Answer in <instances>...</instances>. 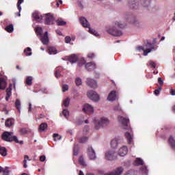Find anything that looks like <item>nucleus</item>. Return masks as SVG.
<instances>
[{"mask_svg": "<svg viewBox=\"0 0 175 175\" xmlns=\"http://www.w3.org/2000/svg\"><path fill=\"white\" fill-rule=\"evenodd\" d=\"M75 84L77 87H79V85H81V84H83V81L81 80V79L80 77L76 78Z\"/></svg>", "mask_w": 175, "mask_h": 175, "instance_id": "nucleus-40", "label": "nucleus"}, {"mask_svg": "<svg viewBox=\"0 0 175 175\" xmlns=\"http://www.w3.org/2000/svg\"><path fill=\"white\" fill-rule=\"evenodd\" d=\"M142 165H144V161L141 158H137L135 161V166H140Z\"/></svg>", "mask_w": 175, "mask_h": 175, "instance_id": "nucleus-30", "label": "nucleus"}, {"mask_svg": "<svg viewBox=\"0 0 175 175\" xmlns=\"http://www.w3.org/2000/svg\"><path fill=\"white\" fill-rule=\"evenodd\" d=\"M128 154V147L126 146H122L118 151L120 157H125Z\"/></svg>", "mask_w": 175, "mask_h": 175, "instance_id": "nucleus-19", "label": "nucleus"}, {"mask_svg": "<svg viewBox=\"0 0 175 175\" xmlns=\"http://www.w3.org/2000/svg\"><path fill=\"white\" fill-rule=\"evenodd\" d=\"M79 162L82 166H85V161H84V157L83 156L79 157Z\"/></svg>", "mask_w": 175, "mask_h": 175, "instance_id": "nucleus-43", "label": "nucleus"}, {"mask_svg": "<svg viewBox=\"0 0 175 175\" xmlns=\"http://www.w3.org/2000/svg\"><path fill=\"white\" fill-rule=\"evenodd\" d=\"M27 85H32V77H28L26 79Z\"/></svg>", "mask_w": 175, "mask_h": 175, "instance_id": "nucleus-44", "label": "nucleus"}, {"mask_svg": "<svg viewBox=\"0 0 175 175\" xmlns=\"http://www.w3.org/2000/svg\"><path fill=\"white\" fill-rule=\"evenodd\" d=\"M158 83L160 84V85H163V80H162V78H158Z\"/></svg>", "mask_w": 175, "mask_h": 175, "instance_id": "nucleus-59", "label": "nucleus"}, {"mask_svg": "<svg viewBox=\"0 0 175 175\" xmlns=\"http://www.w3.org/2000/svg\"><path fill=\"white\" fill-rule=\"evenodd\" d=\"M62 88L63 92H66V91L69 90V86L68 85H63Z\"/></svg>", "mask_w": 175, "mask_h": 175, "instance_id": "nucleus-46", "label": "nucleus"}, {"mask_svg": "<svg viewBox=\"0 0 175 175\" xmlns=\"http://www.w3.org/2000/svg\"><path fill=\"white\" fill-rule=\"evenodd\" d=\"M6 85H8V83L5 80V78L0 77V90H6Z\"/></svg>", "mask_w": 175, "mask_h": 175, "instance_id": "nucleus-24", "label": "nucleus"}, {"mask_svg": "<svg viewBox=\"0 0 175 175\" xmlns=\"http://www.w3.org/2000/svg\"><path fill=\"white\" fill-rule=\"evenodd\" d=\"M124 143V138L121 137H116L111 141V148L116 149L120 144Z\"/></svg>", "mask_w": 175, "mask_h": 175, "instance_id": "nucleus-7", "label": "nucleus"}, {"mask_svg": "<svg viewBox=\"0 0 175 175\" xmlns=\"http://www.w3.org/2000/svg\"><path fill=\"white\" fill-rule=\"evenodd\" d=\"M5 125L7 128H10V126H13V125H14V119L8 118L5 122Z\"/></svg>", "mask_w": 175, "mask_h": 175, "instance_id": "nucleus-25", "label": "nucleus"}, {"mask_svg": "<svg viewBox=\"0 0 175 175\" xmlns=\"http://www.w3.org/2000/svg\"><path fill=\"white\" fill-rule=\"evenodd\" d=\"M78 6H79L81 9H83V8H84V5H83V1H78Z\"/></svg>", "mask_w": 175, "mask_h": 175, "instance_id": "nucleus-55", "label": "nucleus"}, {"mask_svg": "<svg viewBox=\"0 0 175 175\" xmlns=\"http://www.w3.org/2000/svg\"><path fill=\"white\" fill-rule=\"evenodd\" d=\"M161 91H162V88L160 87L158 89L154 90V94L155 95H159V92H161Z\"/></svg>", "mask_w": 175, "mask_h": 175, "instance_id": "nucleus-48", "label": "nucleus"}, {"mask_svg": "<svg viewBox=\"0 0 175 175\" xmlns=\"http://www.w3.org/2000/svg\"><path fill=\"white\" fill-rule=\"evenodd\" d=\"M27 129H25V128H23V129H20V133L21 134V135H25L26 133H27Z\"/></svg>", "mask_w": 175, "mask_h": 175, "instance_id": "nucleus-47", "label": "nucleus"}, {"mask_svg": "<svg viewBox=\"0 0 175 175\" xmlns=\"http://www.w3.org/2000/svg\"><path fill=\"white\" fill-rule=\"evenodd\" d=\"M141 6L145 9L151 8V0H141L139 2Z\"/></svg>", "mask_w": 175, "mask_h": 175, "instance_id": "nucleus-18", "label": "nucleus"}, {"mask_svg": "<svg viewBox=\"0 0 175 175\" xmlns=\"http://www.w3.org/2000/svg\"><path fill=\"white\" fill-rule=\"evenodd\" d=\"M45 24L46 25H50L51 24H54V16L51 14H45Z\"/></svg>", "mask_w": 175, "mask_h": 175, "instance_id": "nucleus-15", "label": "nucleus"}, {"mask_svg": "<svg viewBox=\"0 0 175 175\" xmlns=\"http://www.w3.org/2000/svg\"><path fill=\"white\" fill-rule=\"evenodd\" d=\"M125 27H126V23H122V21H115L113 26H109L106 28V32L109 35H112V36H122V31L118 29V28L122 29L125 28Z\"/></svg>", "mask_w": 175, "mask_h": 175, "instance_id": "nucleus-1", "label": "nucleus"}, {"mask_svg": "<svg viewBox=\"0 0 175 175\" xmlns=\"http://www.w3.org/2000/svg\"><path fill=\"white\" fill-rule=\"evenodd\" d=\"M118 120L120 124H122V126L123 129H128L131 131V126H129V119L126 117L119 116L118 117Z\"/></svg>", "mask_w": 175, "mask_h": 175, "instance_id": "nucleus-6", "label": "nucleus"}, {"mask_svg": "<svg viewBox=\"0 0 175 175\" xmlns=\"http://www.w3.org/2000/svg\"><path fill=\"white\" fill-rule=\"evenodd\" d=\"M12 87H13V84H10L9 88L6 89V97L5 100L8 102L9 100V98H10L12 95Z\"/></svg>", "mask_w": 175, "mask_h": 175, "instance_id": "nucleus-23", "label": "nucleus"}, {"mask_svg": "<svg viewBox=\"0 0 175 175\" xmlns=\"http://www.w3.org/2000/svg\"><path fill=\"white\" fill-rule=\"evenodd\" d=\"M124 18L128 21V23H131L132 24H134V25H136V27H142V23L133 14L126 13L124 14Z\"/></svg>", "mask_w": 175, "mask_h": 175, "instance_id": "nucleus-4", "label": "nucleus"}, {"mask_svg": "<svg viewBox=\"0 0 175 175\" xmlns=\"http://www.w3.org/2000/svg\"><path fill=\"white\" fill-rule=\"evenodd\" d=\"M88 58H95V53H89L88 54Z\"/></svg>", "mask_w": 175, "mask_h": 175, "instance_id": "nucleus-58", "label": "nucleus"}, {"mask_svg": "<svg viewBox=\"0 0 175 175\" xmlns=\"http://www.w3.org/2000/svg\"><path fill=\"white\" fill-rule=\"evenodd\" d=\"M78 57L76 55H71L68 57V61L71 64H75L77 62Z\"/></svg>", "mask_w": 175, "mask_h": 175, "instance_id": "nucleus-27", "label": "nucleus"}, {"mask_svg": "<svg viewBox=\"0 0 175 175\" xmlns=\"http://www.w3.org/2000/svg\"><path fill=\"white\" fill-rule=\"evenodd\" d=\"M49 54L51 55H55V54H57V49H55V47H54V46H50L49 48Z\"/></svg>", "mask_w": 175, "mask_h": 175, "instance_id": "nucleus-32", "label": "nucleus"}, {"mask_svg": "<svg viewBox=\"0 0 175 175\" xmlns=\"http://www.w3.org/2000/svg\"><path fill=\"white\" fill-rule=\"evenodd\" d=\"M71 41H72V38H70V37L66 36V37L65 38V42H66V43H69V42H71Z\"/></svg>", "mask_w": 175, "mask_h": 175, "instance_id": "nucleus-52", "label": "nucleus"}, {"mask_svg": "<svg viewBox=\"0 0 175 175\" xmlns=\"http://www.w3.org/2000/svg\"><path fill=\"white\" fill-rule=\"evenodd\" d=\"M56 2H57L56 5L57 7L59 6V5L62 4V0H57L56 1Z\"/></svg>", "mask_w": 175, "mask_h": 175, "instance_id": "nucleus-60", "label": "nucleus"}, {"mask_svg": "<svg viewBox=\"0 0 175 175\" xmlns=\"http://www.w3.org/2000/svg\"><path fill=\"white\" fill-rule=\"evenodd\" d=\"M79 154V145H75L73 148V155H78Z\"/></svg>", "mask_w": 175, "mask_h": 175, "instance_id": "nucleus-42", "label": "nucleus"}, {"mask_svg": "<svg viewBox=\"0 0 175 175\" xmlns=\"http://www.w3.org/2000/svg\"><path fill=\"white\" fill-rule=\"evenodd\" d=\"M40 161L41 162H44V161H46V156L44 155H42L40 157Z\"/></svg>", "mask_w": 175, "mask_h": 175, "instance_id": "nucleus-57", "label": "nucleus"}, {"mask_svg": "<svg viewBox=\"0 0 175 175\" xmlns=\"http://www.w3.org/2000/svg\"><path fill=\"white\" fill-rule=\"evenodd\" d=\"M88 97L94 102H98L100 99L99 94L93 90L88 92Z\"/></svg>", "mask_w": 175, "mask_h": 175, "instance_id": "nucleus-10", "label": "nucleus"}, {"mask_svg": "<svg viewBox=\"0 0 175 175\" xmlns=\"http://www.w3.org/2000/svg\"><path fill=\"white\" fill-rule=\"evenodd\" d=\"M1 138L3 140H4V142H14L15 143H17L18 144H24V142L18 141L17 136L13 135V133L12 132L4 131L1 135Z\"/></svg>", "mask_w": 175, "mask_h": 175, "instance_id": "nucleus-2", "label": "nucleus"}, {"mask_svg": "<svg viewBox=\"0 0 175 175\" xmlns=\"http://www.w3.org/2000/svg\"><path fill=\"white\" fill-rule=\"evenodd\" d=\"M109 124H110V120L107 118L103 117L98 120V125H96L95 129H99L100 126H107Z\"/></svg>", "mask_w": 175, "mask_h": 175, "instance_id": "nucleus-8", "label": "nucleus"}, {"mask_svg": "<svg viewBox=\"0 0 175 175\" xmlns=\"http://www.w3.org/2000/svg\"><path fill=\"white\" fill-rule=\"evenodd\" d=\"M0 154L2 157H6V155H8V150H6V148L0 146Z\"/></svg>", "mask_w": 175, "mask_h": 175, "instance_id": "nucleus-28", "label": "nucleus"}, {"mask_svg": "<svg viewBox=\"0 0 175 175\" xmlns=\"http://www.w3.org/2000/svg\"><path fill=\"white\" fill-rule=\"evenodd\" d=\"M88 131H90V126H85V127L83 129V133H87V132H88Z\"/></svg>", "mask_w": 175, "mask_h": 175, "instance_id": "nucleus-56", "label": "nucleus"}, {"mask_svg": "<svg viewBox=\"0 0 175 175\" xmlns=\"http://www.w3.org/2000/svg\"><path fill=\"white\" fill-rule=\"evenodd\" d=\"M63 114L64 117H68L69 116V111L68 109L63 110Z\"/></svg>", "mask_w": 175, "mask_h": 175, "instance_id": "nucleus-49", "label": "nucleus"}, {"mask_svg": "<svg viewBox=\"0 0 175 175\" xmlns=\"http://www.w3.org/2000/svg\"><path fill=\"white\" fill-rule=\"evenodd\" d=\"M118 99L116 91H111L108 96L107 100L110 101L116 100Z\"/></svg>", "mask_w": 175, "mask_h": 175, "instance_id": "nucleus-22", "label": "nucleus"}, {"mask_svg": "<svg viewBox=\"0 0 175 175\" xmlns=\"http://www.w3.org/2000/svg\"><path fill=\"white\" fill-rule=\"evenodd\" d=\"M31 51H32V49L30 47H27L24 50V53L27 57H31L32 55V52Z\"/></svg>", "mask_w": 175, "mask_h": 175, "instance_id": "nucleus-34", "label": "nucleus"}, {"mask_svg": "<svg viewBox=\"0 0 175 175\" xmlns=\"http://www.w3.org/2000/svg\"><path fill=\"white\" fill-rule=\"evenodd\" d=\"M85 66L88 72H92V70H94L96 68V65L94 62L87 63Z\"/></svg>", "mask_w": 175, "mask_h": 175, "instance_id": "nucleus-20", "label": "nucleus"}, {"mask_svg": "<svg viewBox=\"0 0 175 175\" xmlns=\"http://www.w3.org/2000/svg\"><path fill=\"white\" fill-rule=\"evenodd\" d=\"M124 137L126 139L128 144H133V135H132L129 131H126L124 133Z\"/></svg>", "mask_w": 175, "mask_h": 175, "instance_id": "nucleus-17", "label": "nucleus"}, {"mask_svg": "<svg viewBox=\"0 0 175 175\" xmlns=\"http://www.w3.org/2000/svg\"><path fill=\"white\" fill-rule=\"evenodd\" d=\"M32 16L33 18H35V20L38 21V23H42V21L43 20V16H42V14H40V13L36 12L33 13Z\"/></svg>", "mask_w": 175, "mask_h": 175, "instance_id": "nucleus-21", "label": "nucleus"}, {"mask_svg": "<svg viewBox=\"0 0 175 175\" xmlns=\"http://www.w3.org/2000/svg\"><path fill=\"white\" fill-rule=\"evenodd\" d=\"M137 50L139 52L144 51V50H146V49H144V47H143V46H139L137 47Z\"/></svg>", "mask_w": 175, "mask_h": 175, "instance_id": "nucleus-51", "label": "nucleus"}, {"mask_svg": "<svg viewBox=\"0 0 175 175\" xmlns=\"http://www.w3.org/2000/svg\"><path fill=\"white\" fill-rule=\"evenodd\" d=\"M152 50H154V44L148 40L145 45V50H144V55H145V56L148 55V53H151Z\"/></svg>", "mask_w": 175, "mask_h": 175, "instance_id": "nucleus-13", "label": "nucleus"}, {"mask_svg": "<svg viewBox=\"0 0 175 175\" xmlns=\"http://www.w3.org/2000/svg\"><path fill=\"white\" fill-rule=\"evenodd\" d=\"M168 144L171 148L175 151V140L172 135H171L168 139Z\"/></svg>", "mask_w": 175, "mask_h": 175, "instance_id": "nucleus-26", "label": "nucleus"}, {"mask_svg": "<svg viewBox=\"0 0 175 175\" xmlns=\"http://www.w3.org/2000/svg\"><path fill=\"white\" fill-rule=\"evenodd\" d=\"M36 32L38 36H40V40L43 44H49V42H50L49 39V32L46 31L43 35V29L40 27L36 29Z\"/></svg>", "mask_w": 175, "mask_h": 175, "instance_id": "nucleus-3", "label": "nucleus"}, {"mask_svg": "<svg viewBox=\"0 0 175 175\" xmlns=\"http://www.w3.org/2000/svg\"><path fill=\"white\" fill-rule=\"evenodd\" d=\"M56 33H57V35H59V36H62V32H61L60 30H56Z\"/></svg>", "mask_w": 175, "mask_h": 175, "instance_id": "nucleus-62", "label": "nucleus"}, {"mask_svg": "<svg viewBox=\"0 0 175 175\" xmlns=\"http://www.w3.org/2000/svg\"><path fill=\"white\" fill-rule=\"evenodd\" d=\"M31 110H32V104L31 103H29L28 111H31Z\"/></svg>", "mask_w": 175, "mask_h": 175, "instance_id": "nucleus-64", "label": "nucleus"}, {"mask_svg": "<svg viewBox=\"0 0 175 175\" xmlns=\"http://www.w3.org/2000/svg\"><path fill=\"white\" fill-rule=\"evenodd\" d=\"M70 103V98H66L63 100V105L65 107H69V105Z\"/></svg>", "mask_w": 175, "mask_h": 175, "instance_id": "nucleus-37", "label": "nucleus"}, {"mask_svg": "<svg viewBox=\"0 0 175 175\" xmlns=\"http://www.w3.org/2000/svg\"><path fill=\"white\" fill-rule=\"evenodd\" d=\"M88 140V137H82L80 138L79 142L80 143H85Z\"/></svg>", "mask_w": 175, "mask_h": 175, "instance_id": "nucleus-45", "label": "nucleus"}, {"mask_svg": "<svg viewBox=\"0 0 175 175\" xmlns=\"http://www.w3.org/2000/svg\"><path fill=\"white\" fill-rule=\"evenodd\" d=\"M56 23L57 24V25H59V27H64V25H66V22L62 21V19H57L56 21Z\"/></svg>", "mask_w": 175, "mask_h": 175, "instance_id": "nucleus-36", "label": "nucleus"}, {"mask_svg": "<svg viewBox=\"0 0 175 175\" xmlns=\"http://www.w3.org/2000/svg\"><path fill=\"white\" fill-rule=\"evenodd\" d=\"M59 69L60 68L59 67L55 68V76L57 79H59V77H61V70Z\"/></svg>", "mask_w": 175, "mask_h": 175, "instance_id": "nucleus-38", "label": "nucleus"}, {"mask_svg": "<svg viewBox=\"0 0 175 175\" xmlns=\"http://www.w3.org/2000/svg\"><path fill=\"white\" fill-rule=\"evenodd\" d=\"M86 83L88 85H89V87H90L91 88H96V87H98V83L96 82V81L91 78H88Z\"/></svg>", "mask_w": 175, "mask_h": 175, "instance_id": "nucleus-16", "label": "nucleus"}, {"mask_svg": "<svg viewBox=\"0 0 175 175\" xmlns=\"http://www.w3.org/2000/svg\"><path fill=\"white\" fill-rule=\"evenodd\" d=\"M140 171L143 174H148V170H147V167L146 165H143L140 168Z\"/></svg>", "mask_w": 175, "mask_h": 175, "instance_id": "nucleus-39", "label": "nucleus"}, {"mask_svg": "<svg viewBox=\"0 0 175 175\" xmlns=\"http://www.w3.org/2000/svg\"><path fill=\"white\" fill-rule=\"evenodd\" d=\"M105 158L107 161H114L116 158V151L115 150H107L105 152Z\"/></svg>", "mask_w": 175, "mask_h": 175, "instance_id": "nucleus-11", "label": "nucleus"}, {"mask_svg": "<svg viewBox=\"0 0 175 175\" xmlns=\"http://www.w3.org/2000/svg\"><path fill=\"white\" fill-rule=\"evenodd\" d=\"M1 172L3 173V175H9V171L8 170V167H6L5 170H3V171Z\"/></svg>", "mask_w": 175, "mask_h": 175, "instance_id": "nucleus-50", "label": "nucleus"}, {"mask_svg": "<svg viewBox=\"0 0 175 175\" xmlns=\"http://www.w3.org/2000/svg\"><path fill=\"white\" fill-rule=\"evenodd\" d=\"M47 129V124L46 123H42L38 129L39 132H44Z\"/></svg>", "mask_w": 175, "mask_h": 175, "instance_id": "nucleus-31", "label": "nucleus"}, {"mask_svg": "<svg viewBox=\"0 0 175 175\" xmlns=\"http://www.w3.org/2000/svg\"><path fill=\"white\" fill-rule=\"evenodd\" d=\"M87 152L89 159L91 161H94V159L96 158V153L95 152L94 148H92V146H89L88 148Z\"/></svg>", "mask_w": 175, "mask_h": 175, "instance_id": "nucleus-12", "label": "nucleus"}, {"mask_svg": "<svg viewBox=\"0 0 175 175\" xmlns=\"http://www.w3.org/2000/svg\"><path fill=\"white\" fill-rule=\"evenodd\" d=\"M5 29L7 31V32H9L10 33H12V32H13V31H14V28L13 27L12 24L7 25L5 27Z\"/></svg>", "mask_w": 175, "mask_h": 175, "instance_id": "nucleus-35", "label": "nucleus"}, {"mask_svg": "<svg viewBox=\"0 0 175 175\" xmlns=\"http://www.w3.org/2000/svg\"><path fill=\"white\" fill-rule=\"evenodd\" d=\"M59 136V137H58ZM53 137L54 138L55 142H57V140H62V136L59 135L58 133H54L53 135ZM58 137V138H57Z\"/></svg>", "mask_w": 175, "mask_h": 175, "instance_id": "nucleus-41", "label": "nucleus"}, {"mask_svg": "<svg viewBox=\"0 0 175 175\" xmlns=\"http://www.w3.org/2000/svg\"><path fill=\"white\" fill-rule=\"evenodd\" d=\"M15 106L18 110L19 113H21V102L20 101V99L17 98L16 102H15Z\"/></svg>", "mask_w": 175, "mask_h": 175, "instance_id": "nucleus-33", "label": "nucleus"}, {"mask_svg": "<svg viewBox=\"0 0 175 175\" xmlns=\"http://www.w3.org/2000/svg\"><path fill=\"white\" fill-rule=\"evenodd\" d=\"M114 110L116 111H121V107H120L119 104L114 107Z\"/></svg>", "mask_w": 175, "mask_h": 175, "instance_id": "nucleus-54", "label": "nucleus"}, {"mask_svg": "<svg viewBox=\"0 0 175 175\" xmlns=\"http://www.w3.org/2000/svg\"><path fill=\"white\" fill-rule=\"evenodd\" d=\"M24 165H23V167H25V169H26V167H28V165H27V160H24Z\"/></svg>", "mask_w": 175, "mask_h": 175, "instance_id": "nucleus-63", "label": "nucleus"}, {"mask_svg": "<svg viewBox=\"0 0 175 175\" xmlns=\"http://www.w3.org/2000/svg\"><path fill=\"white\" fill-rule=\"evenodd\" d=\"M82 111L86 114H93L94 107H92V106L90 105L89 104H85Z\"/></svg>", "mask_w": 175, "mask_h": 175, "instance_id": "nucleus-14", "label": "nucleus"}, {"mask_svg": "<svg viewBox=\"0 0 175 175\" xmlns=\"http://www.w3.org/2000/svg\"><path fill=\"white\" fill-rule=\"evenodd\" d=\"M23 2H24V0H18L17 3V8L18 10V17L21 16L20 13H21V4L23 3Z\"/></svg>", "mask_w": 175, "mask_h": 175, "instance_id": "nucleus-29", "label": "nucleus"}, {"mask_svg": "<svg viewBox=\"0 0 175 175\" xmlns=\"http://www.w3.org/2000/svg\"><path fill=\"white\" fill-rule=\"evenodd\" d=\"M149 64L150 65V66L152 68H156L157 67V64L152 61H150Z\"/></svg>", "mask_w": 175, "mask_h": 175, "instance_id": "nucleus-53", "label": "nucleus"}, {"mask_svg": "<svg viewBox=\"0 0 175 175\" xmlns=\"http://www.w3.org/2000/svg\"><path fill=\"white\" fill-rule=\"evenodd\" d=\"M170 95H172L173 96H174V95H175V90L171 89V90H170Z\"/></svg>", "mask_w": 175, "mask_h": 175, "instance_id": "nucleus-61", "label": "nucleus"}, {"mask_svg": "<svg viewBox=\"0 0 175 175\" xmlns=\"http://www.w3.org/2000/svg\"><path fill=\"white\" fill-rule=\"evenodd\" d=\"M128 8H129L131 10H139L140 4L137 0H131L128 2Z\"/></svg>", "mask_w": 175, "mask_h": 175, "instance_id": "nucleus-9", "label": "nucleus"}, {"mask_svg": "<svg viewBox=\"0 0 175 175\" xmlns=\"http://www.w3.org/2000/svg\"><path fill=\"white\" fill-rule=\"evenodd\" d=\"M79 21L81 25H83L85 28H89V32H90V33L94 35V36H99V34L95 31V29L90 27V23L85 17H81L79 18Z\"/></svg>", "mask_w": 175, "mask_h": 175, "instance_id": "nucleus-5", "label": "nucleus"}]
</instances>
